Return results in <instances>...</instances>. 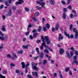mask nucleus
<instances>
[{
  "label": "nucleus",
  "mask_w": 78,
  "mask_h": 78,
  "mask_svg": "<svg viewBox=\"0 0 78 78\" xmlns=\"http://www.w3.org/2000/svg\"><path fill=\"white\" fill-rule=\"evenodd\" d=\"M8 35H6L5 36V41H7V40L8 39Z\"/></svg>",
  "instance_id": "obj_49"
},
{
  "label": "nucleus",
  "mask_w": 78,
  "mask_h": 78,
  "mask_svg": "<svg viewBox=\"0 0 78 78\" xmlns=\"http://www.w3.org/2000/svg\"><path fill=\"white\" fill-rule=\"evenodd\" d=\"M16 73H20V71L19 70V69H17L15 72Z\"/></svg>",
  "instance_id": "obj_41"
},
{
  "label": "nucleus",
  "mask_w": 78,
  "mask_h": 78,
  "mask_svg": "<svg viewBox=\"0 0 78 78\" xmlns=\"http://www.w3.org/2000/svg\"><path fill=\"white\" fill-rule=\"evenodd\" d=\"M66 12H64L63 14V18L64 19H66Z\"/></svg>",
  "instance_id": "obj_16"
},
{
  "label": "nucleus",
  "mask_w": 78,
  "mask_h": 78,
  "mask_svg": "<svg viewBox=\"0 0 78 78\" xmlns=\"http://www.w3.org/2000/svg\"><path fill=\"white\" fill-rule=\"evenodd\" d=\"M69 16V17H71V18H72L73 17V14L72 13Z\"/></svg>",
  "instance_id": "obj_48"
},
{
  "label": "nucleus",
  "mask_w": 78,
  "mask_h": 78,
  "mask_svg": "<svg viewBox=\"0 0 78 78\" xmlns=\"http://www.w3.org/2000/svg\"><path fill=\"white\" fill-rule=\"evenodd\" d=\"M32 75L33 76H35L36 77H38V74L37 72H32Z\"/></svg>",
  "instance_id": "obj_10"
},
{
  "label": "nucleus",
  "mask_w": 78,
  "mask_h": 78,
  "mask_svg": "<svg viewBox=\"0 0 78 78\" xmlns=\"http://www.w3.org/2000/svg\"><path fill=\"white\" fill-rule=\"evenodd\" d=\"M36 8H37V10H40V9H42V7H39V6H36Z\"/></svg>",
  "instance_id": "obj_29"
},
{
  "label": "nucleus",
  "mask_w": 78,
  "mask_h": 78,
  "mask_svg": "<svg viewBox=\"0 0 78 78\" xmlns=\"http://www.w3.org/2000/svg\"><path fill=\"white\" fill-rule=\"evenodd\" d=\"M43 30L44 31H47V28L45 27H43Z\"/></svg>",
  "instance_id": "obj_44"
},
{
  "label": "nucleus",
  "mask_w": 78,
  "mask_h": 78,
  "mask_svg": "<svg viewBox=\"0 0 78 78\" xmlns=\"http://www.w3.org/2000/svg\"><path fill=\"white\" fill-rule=\"evenodd\" d=\"M47 61L46 60H44L43 61V64L44 66L45 65H46V64H47Z\"/></svg>",
  "instance_id": "obj_25"
},
{
  "label": "nucleus",
  "mask_w": 78,
  "mask_h": 78,
  "mask_svg": "<svg viewBox=\"0 0 78 78\" xmlns=\"http://www.w3.org/2000/svg\"><path fill=\"white\" fill-rule=\"evenodd\" d=\"M44 47H46V48H48V46L46 45L45 42H43L41 45L40 46L41 50H43L44 49Z\"/></svg>",
  "instance_id": "obj_4"
},
{
  "label": "nucleus",
  "mask_w": 78,
  "mask_h": 78,
  "mask_svg": "<svg viewBox=\"0 0 78 78\" xmlns=\"http://www.w3.org/2000/svg\"><path fill=\"white\" fill-rule=\"evenodd\" d=\"M59 73V76H60V78H64L63 77V76L62 75V73H61L60 71H58Z\"/></svg>",
  "instance_id": "obj_28"
},
{
  "label": "nucleus",
  "mask_w": 78,
  "mask_h": 78,
  "mask_svg": "<svg viewBox=\"0 0 78 78\" xmlns=\"http://www.w3.org/2000/svg\"><path fill=\"white\" fill-rule=\"evenodd\" d=\"M70 54L71 55V56H73V51H71Z\"/></svg>",
  "instance_id": "obj_51"
},
{
  "label": "nucleus",
  "mask_w": 78,
  "mask_h": 78,
  "mask_svg": "<svg viewBox=\"0 0 78 78\" xmlns=\"http://www.w3.org/2000/svg\"><path fill=\"white\" fill-rule=\"evenodd\" d=\"M31 27H32L31 24H30V25H29V26L27 28V31H28L27 32H26L25 33V36H27L30 34V28H31Z\"/></svg>",
  "instance_id": "obj_2"
},
{
  "label": "nucleus",
  "mask_w": 78,
  "mask_h": 78,
  "mask_svg": "<svg viewBox=\"0 0 78 78\" xmlns=\"http://www.w3.org/2000/svg\"><path fill=\"white\" fill-rule=\"evenodd\" d=\"M44 51L45 53L46 54L48 53H49V52L48 51V49L44 50Z\"/></svg>",
  "instance_id": "obj_31"
},
{
  "label": "nucleus",
  "mask_w": 78,
  "mask_h": 78,
  "mask_svg": "<svg viewBox=\"0 0 78 78\" xmlns=\"http://www.w3.org/2000/svg\"><path fill=\"white\" fill-rule=\"evenodd\" d=\"M24 1L23 0H19L18 2H16L15 3L16 5H20L21 3H23Z\"/></svg>",
  "instance_id": "obj_7"
},
{
  "label": "nucleus",
  "mask_w": 78,
  "mask_h": 78,
  "mask_svg": "<svg viewBox=\"0 0 78 78\" xmlns=\"http://www.w3.org/2000/svg\"><path fill=\"white\" fill-rule=\"evenodd\" d=\"M49 2L50 4L51 5H55V1H53V0H50Z\"/></svg>",
  "instance_id": "obj_17"
},
{
  "label": "nucleus",
  "mask_w": 78,
  "mask_h": 78,
  "mask_svg": "<svg viewBox=\"0 0 78 78\" xmlns=\"http://www.w3.org/2000/svg\"><path fill=\"white\" fill-rule=\"evenodd\" d=\"M52 31L53 33H55V28H52Z\"/></svg>",
  "instance_id": "obj_53"
},
{
  "label": "nucleus",
  "mask_w": 78,
  "mask_h": 78,
  "mask_svg": "<svg viewBox=\"0 0 78 78\" xmlns=\"http://www.w3.org/2000/svg\"><path fill=\"white\" fill-rule=\"evenodd\" d=\"M12 14V11L10 9L9 11H8V12L7 13L6 16L7 17H9V16H11Z\"/></svg>",
  "instance_id": "obj_8"
},
{
  "label": "nucleus",
  "mask_w": 78,
  "mask_h": 78,
  "mask_svg": "<svg viewBox=\"0 0 78 78\" xmlns=\"http://www.w3.org/2000/svg\"><path fill=\"white\" fill-rule=\"evenodd\" d=\"M38 34H37V33H34L33 34V37L34 38H35V37H36L37 36V35Z\"/></svg>",
  "instance_id": "obj_23"
},
{
  "label": "nucleus",
  "mask_w": 78,
  "mask_h": 78,
  "mask_svg": "<svg viewBox=\"0 0 78 78\" xmlns=\"http://www.w3.org/2000/svg\"><path fill=\"white\" fill-rule=\"evenodd\" d=\"M27 76L28 78H33V77H32V76L30 74L27 75Z\"/></svg>",
  "instance_id": "obj_37"
},
{
  "label": "nucleus",
  "mask_w": 78,
  "mask_h": 78,
  "mask_svg": "<svg viewBox=\"0 0 78 78\" xmlns=\"http://www.w3.org/2000/svg\"><path fill=\"white\" fill-rule=\"evenodd\" d=\"M70 49L71 50H72V51H75V49H74V48L73 47L71 48Z\"/></svg>",
  "instance_id": "obj_57"
},
{
  "label": "nucleus",
  "mask_w": 78,
  "mask_h": 78,
  "mask_svg": "<svg viewBox=\"0 0 78 78\" xmlns=\"http://www.w3.org/2000/svg\"><path fill=\"white\" fill-rule=\"evenodd\" d=\"M70 69V68H69L67 67L65 70V71L66 72H67L68 71H69Z\"/></svg>",
  "instance_id": "obj_32"
},
{
  "label": "nucleus",
  "mask_w": 78,
  "mask_h": 78,
  "mask_svg": "<svg viewBox=\"0 0 78 78\" xmlns=\"http://www.w3.org/2000/svg\"><path fill=\"white\" fill-rule=\"evenodd\" d=\"M68 8L69 9H70V10H72V5H69L68 7Z\"/></svg>",
  "instance_id": "obj_50"
},
{
  "label": "nucleus",
  "mask_w": 78,
  "mask_h": 78,
  "mask_svg": "<svg viewBox=\"0 0 78 78\" xmlns=\"http://www.w3.org/2000/svg\"><path fill=\"white\" fill-rule=\"evenodd\" d=\"M74 63H75L76 65L77 66H78V62H76V61H75H75H74V62H72V64L73 65Z\"/></svg>",
  "instance_id": "obj_27"
},
{
  "label": "nucleus",
  "mask_w": 78,
  "mask_h": 78,
  "mask_svg": "<svg viewBox=\"0 0 78 78\" xmlns=\"http://www.w3.org/2000/svg\"><path fill=\"white\" fill-rule=\"evenodd\" d=\"M39 58V56H38L34 57V59L35 60H36L37 59V58Z\"/></svg>",
  "instance_id": "obj_47"
},
{
  "label": "nucleus",
  "mask_w": 78,
  "mask_h": 78,
  "mask_svg": "<svg viewBox=\"0 0 78 78\" xmlns=\"http://www.w3.org/2000/svg\"><path fill=\"white\" fill-rule=\"evenodd\" d=\"M0 39L2 40V41H4L5 40V38L3 37H2L0 36Z\"/></svg>",
  "instance_id": "obj_43"
},
{
  "label": "nucleus",
  "mask_w": 78,
  "mask_h": 78,
  "mask_svg": "<svg viewBox=\"0 0 78 78\" xmlns=\"http://www.w3.org/2000/svg\"><path fill=\"white\" fill-rule=\"evenodd\" d=\"M36 3L39 5H40L41 6H42V8H45V7H44V6L45 5V2H38V1H36Z\"/></svg>",
  "instance_id": "obj_5"
},
{
  "label": "nucleus",
  "mask_w": 78,
  "mask_h": 78,
  "mask_svg": "<svg viewBox=\"0 0 78 78\" xmlns=\"http://www.w3.org/2000/svg\"><path fill=\"white\" fill-rule=\"evenodd\" d=\"M13 55L15 58H17V56L14 53H13Z\"/></svg>",
  "instance_id": "obj_38"
},
{
  "label": "nucleus",
  "mask_w": 78,
  "mask_h": 78,
  "mask_svg": "<svg viewBox=\"0 0 78 78\" xmlns=\"http://www.w3.org/2000/svg\"><path fill=\"white\" fill-rule=\"evenodd\" d=\"M39 12H36L34 14L35 17H36V16H39Z\"/></svg>",
  "instance_id": "obj_24"
},
{
  "label": "nucleus",
  "mask_w": 78,
  "mask_h": 78,
  "mask_svg": "<svg viewBox=\"0 0 78 78\" xmlns=\"http://www.w3.org/2000/svg\"><path fill=\"white\" fill-rule=\"evenodd\" d=\"M63 39V37L62 36V34H59L58 35V41H60L61 40H62Z\"/></svg>",
  "instance_id": "obj_9"
},
{
  "label": "nucleus",
  "mask_w": 78,
  "mask_h": 78,
  "mask_svg": "<svg viewBox=\"0 0 78 78\" xmlns=\"http://www.w3.org/2000/svg\"><path fill=\"white\" fill-rule=\"evenodd\" d=\"M41 38L42 39V41H43V42H45V40L47 44H50L51 41H50V40L48 37L45 36L44 37H44L42 36L41 37Z\"/></svg>",
  "instance_id": "obj_1"
},
{
  "label": "nucleus",
  "mask_w": 78,
  "mask_h": 78,
  "mask_svg": "<svg viewBox=\"0 0 78 78\" xmlns=\"http://www.w3.org/2000/svg\"><path fill=\"white\" fill-rule=\"evenodd\" d=\"M0 35L2 37H3L4 36V35H3V34L2 33V32L1 31H0Z\"/></svg>",
  "instance_id": "obj_42"
},
{
  "label": "nucleus",
  "mask_w": 78,
  "mask_h": 78,
  "mask_svg": "<svg viewBox=\"0 0 78 78\" xmlns=\"http://www.w3.org/2000/svg\"><path fill=\"white\" fill-rule=\"evenodd\" d=\"M37 42L38 44V43H40L41 42V40H37Z\"/></svg>",
  "instance_id": "obj_63"
},
{
  "label": "nucleus",
  "mask_w": 78,
  "mask_h": 78,
  "mask_svg": "<svg viewBox=\"0 0 78 78\" xmlns=\"http://www.w3.org/2000/svg\"><path fill=\"white\" fill-rule=\"evenodd\" d=\"M46 27L47 28H50V24L48 23H47L46 25Z\"/></svg>",
  "instance_id": "obj_39"
},
{
  "label": "nucleus",
  "mask_w": 78,
  "mask_h": 78,
  "mask_svg": "<svg viewBox=\"0 0 78 78\" xmlns=\"http://www.w3.org/2000/svg\"><path fill=\"white\" fill-rule=\"evenodd\" d=\"M35 50L37 52L38 55H39L40 53V52L39 51V48H36Z\"/></svg>",
  "instance_id": "obj_21"
},
{
  "label": "nucleus",
  "mask_w": 78,
  "mask_h": 78,
  "mask_svg": "<svg viewBox=\"0 0 78 78\" xmlns=\"http://www.w3.org/2000/svg\"><path fill=\"white\" fill-rule=\"evenodd\" d=\"M38 28H39L37 29V30L38 31V32H41V26H39Z\"/></svg>",
  "instance_id": "obj_26"
},
{
  "label": "nucleus",
  "mask_w": 78,
  "mask_h": 78,
  "mask_svg": "<svg viewBox=\"0 0 78 78\" xmlns=\"http://www.w3.org/2000/svg\"><path fill=\"white\" fill-rule=\"evenodd\" d=\"M41 54L40 55V57L41 59H42L43 57H44V54L42 52H41Z\"/></svg>",
  "instance_id": "obj_22"
},
{
  "label": "nucleus",
  "mask_w": 78,
  "mask_h": 78,
  "mask_svg": "<svg viewBox=\"0 0 78 78\" xmlns=\"http://www.w3.org/2000/svg\"><path fill=\"white\" fill-rule=\"evenodd\" d=\"M21 64L22 65V68L23 69H24L25 68V67H26L27 66V65H25V62H22L21 63Z\"/></svg>",
  "instance_id": "obj_14"
},
{
  "label": "nucleus",
  "mask_w": 78,
  "mask_h": 78,
  "mask_svg": "<svg viewBox=\"0 0 78 78\" xmlns=\"http://www.w3.org/2000/svg\"><path fill=\"white\" fill-rule=\"evenodd\" d=\"M18 53H19V54H22L23 53V51L22 50L19 51H18Z\"/></svg>",
  "instance_id": "obj_34"
},
{
  "label": "nucleus",
  "mask_w": 78,
  "mask_h": 78,
  "mask_svg": "<svg viewBox=\"0 0 78 78\" xmlns=\"http://www.w3.org/2000/svg\"><path fill=\"white\" fill-rule=\"evenodd\" d=\"M59 24L58 23H57L56 25L55 26V30H58V28H59Z\"/></svg>",
  "instance_id": "obj_19"
},
{
  "label": "nucleus",
  "mask_w": 78,
  "mask_h": 78,
  "mask_svg": "<svg viewBox=\"0 0 78 78\" xmlns=\"http://www.w3.org/2000/svg\"><path fill=\"white\" fill-rule=\"evenodd\" d=\"M34 62H32V69L33 70H34L36 71H37L38 70V68H37V67L36 66H34Z\"/></svg>",
  "instance_id": "obj_6"
},
{
  "label": "nucleus",
  "mask_w": 78,
  "mask_h": 78,
  "mask_svg": "<svg viewBox=\"0 0 78 78\" xmlns=\"http://www.w3.org/2000/svg\"><path fill=\"white\" fill-rule=\"evenodd\" d=\"M66 54L67 55V56L69 58H71V56L70 55V54L69 53V51H66Z\"/></svg>",
  "instance_id": "obj_11"
},
{
  "label": "nucleus",
  "mask_w": 78,
  "mask_h": 78,
  "mask_svg": "<svg viewBox=\"0 0 78 78\" xmlns=\"http://www.w3.org/2000/svg\"><path fill=\"white\" fill-rule=\"evenodd\" d=\"M72 0H67V4L69 5L70 3V1H72Z\"/></svg>",
  "instance_id": "obj_46"
},
{
  "label": "nucleus",
  "mask_w": 78,
  "mask_h": 78,
  "mask_svg": "<svg viewBox=\"0 0 78 78\" xmlns=\"http://www.w3.org/2000/svg\"><path fill=\"white\" fill-rule=\"evenodd\" d=\"M10 66H12L13 67H14V66H15V65H14V64L12 63H11L10 64Z\"/></svg>",
  "instance_id": "obj_61"
},
{
  "label": "nucleus",
  "mask_w": 78,
  "mask_h": 78,
  "mask_svg": "<svg viewBox=\"0 0 78 78\" xmlns=\"http://www.w3.org/2000/svg\"><path fill=\"white\" fill-rule=\"evenodd\" d=\"M75 54L76 55H78V51H75Z\"/></svg>",
  "instance_id": "obj_55"
},
{
  "label": "nucleus",
  "mask_w": 78,
  "mask_h": 78,
  "mask_svg": "<svg viewBox=\"0 0 78 78\" xmlns=\"http://www.w3.org/2000/svg\"><path fill=\"white\" fill-rule=\"evenodd\" d=\"M4 4L6 6H9V4H8V2L6 1L4 2Z\"/></svg>",
  "instance_id": "obj_30"
},
{
  "label": "nucleus",
  "mask_w": 78,
  "mask_h": 78,
  "mask_svg": "<svg viewBox=\"0 0 78 78\" xmlns=\"http://www.w3.org/2000/svg\"><path fill=\"white\" fill-rule=\"evenodd\" d=\"M73 61H74V62H75V61L78 62V61L77 60V56H76V55H74L73 56Z\"/></svg>",
  "instance_id": "obj_15"
},
{
  "label": "nucleus",
  "mask_w": 78,
  "mask_h": 78,
  "mask_svg": "<svg viewBox=\"0 0 78 78\" xmlns=\"http://www.w3.org/2000/svg\"><path fill=\"white\" fill-rule=\"evenodd\" d=\"M42 22H43V24H44V22H45V18H42Z\"/></svg>",
  "instance_id": "obj_58"
},
{
  "label": "nucleus",
  "mask_w": 78,
  "mask_h": 78,
  "mask_svg": "<svg viewBox=\"0 0 78 78\" xmlns=\"http://www.w3.org/2000/svg\"><path fill=\"white\" fill-rule=\"evenodd\" d=\"M29 38L30 39H33L34 37H33V36L32 35H30L29 36Z\"/></svg>",
  "instance_id": "obj_52"
},
{
  "label": "nucleus",
  "mask_w": 78,
  "mask_h": 78,
  "mask_svg": "<svg viewBox=\"0 0 78 78\" xmlns=\"http://www.w3.org/2000/svg\"><path fill=\"white\" fill-rule=\"evenodd\" d=\"M59 53H60V55H62V53H64V50L63 49H60L59 51Z\"/></svg>",
  "instance_id": "obj_12"
},
{
  "label": "nucleus",
  "mask_w": 78,
  "mask_h": 78,
  "mask_svg": "<svg viewBox=\"0 0 78 78\" xmlns=\"http://www.w3.org/2000/svg\"><path fill=\"white\" fill-rule=\"evenodd\" d=\"M3 8V5H1L0 6V9H2Z\"/></svg>",
  "instance_id": "obj_62"
},
{
  "label": "nucleus",
  "mask_w": 78,
  "mask_h": 78,
  "mask_svg": "<svg viewBox=\"0 0 78 78\" xmlns=\"http://www.w3.org/2000/svg\"><path fill=\"white\" fill-rule=\"evenodd\" d=\"M33 20L35 22H36L37 21V20L36 19V17H34L33 18Z\"/></svg>",
  "instance_id": "obj_54"
},
{
  "label": "nucleus",
  "mask_w": 78,
  "mask_h": 78,
  "mask_svg": "<svg viewBox=\"0 0 78 78\" xmlns=\"http://www.w3.org/2000/svg\"><path fill=\"white\" fill-rule=\"evenodd\" d=\"M29 45V44H27L26 46H23V48L25 49H28V47Z\"/></svg>",
  "instance_id": "obj_20"
},
{
  "label": "nucleus",
  "mask_w": 78,
  "mask_h": 78,
  "mask_svg": "<svg viewBox=\"0 0 78 78\" xmlns=\"http://www.w3.org/2000/svg\"><path fill=\"white\" fill-rule=\"evenodd\" d=\"M0 78H5V76H2L1 74H0Z\"/></svg>",
  "instance_id": "obj_45"
},
{
  "label": "nucleus",
  "mask_w": 78,
  "mask_h": 78,
  "mask_svg": "<svg viewBox=\"0 0 78 78\" xmlns=\"http://www.w3.org/2000/svg\"><path fill=\"white\" fill-rule=\"evenodd\" d=\"M24 9H25V11H26V12H28V11H29V8L27 7L25 8Z\"/></svg>",
  "instance_id": "obj_33"
},
{
  "label": "nucleus",
  "mask_w": 78,
  "mask_h": 78,
  "mask_svg": "<svg viewBox=\"0 0 78 78\" xmlns=\"http://www.w3.org/2000/svg\"><path fill=\"white\" fill-rule=\"evenodd\" d=\"M64 33L65 35H66V36L67 37H68L69 39H70V35H69V34H67V32H66V30L64 31Z\"/></svg>",
  "instance_id": "obj_13"
},
{
  "label": "nucleus",
  "mask_w": 78,
  "mask_h": 78,
  "mask_svg": "<svg viewBox=\"0 0 78 78\" xmlns=\"http://www.w3.org/2000/svg\"><path fill=\"white\" fill-rule=\"evenodd\" d=\"M12 9H13V10H15V9H16V7L15 6H13L12 8Z\"/></svg>",
  "instance_id": "obj_64"
},
{
  "label": "nucleus",
  "mask_w": 78,
  "mask_h": 78,
  "mask_svg": "<svg viewBox=\"0 0 78 78\" xmlns=\"http://www.w3.org/2000/svg\"><path fill=\"white\" fill-rule=\"evenodd\" d=\"M6 56L7 58H11V56L9 54H7Z\"/></svg>",
  "instance_id": "obj_36"
},
{
  "label": "nucleus",
  "mask_w": 78,
  "mask_h": 78,
  "mask_svg": "<svg viewBox=\"0 0 78 78\" xmlns=\"http://www.w3.org/2000/svg\"><path fill=\"white\" fill-rule=\"evenodd\" d=\"M72 27H73V25L71 24L69 27V29L70 30H72Z\"/></svg>",
  "instance_id": "obj_59"
},
{
  "label": "nucleus",
  "mask_w": 78,
  "mask_h": 78,
  "mask_svg": "<svg viewBox=\"0 0 78 78\" xmlns=\"http://www.w3.org/2000/svg\"><path fill=\"white\" fill-rule=\"evenodd\" d=\"M73 31H74V32L75 33H76V34H75V39H77V38H78V31H77V30L75 28L73 29Z\"/></svg>",
  "instance_id": "obj_3"
},
{
  "label": "nucleus",
  "mask_w": 78,
  "mask_h": 78,
  "mask_svg": "<svg viewBox=\"0 0 78 78\" xmlns=\"http://www.w3.org/2000/svg\"><path fill=\"white\" fill-rule=\"evenodd\" d=\"M61 3L62 4V5H66V2L64 0L62 1Z\"/></svg>",
  "instance_id": "obj_35"
},
{
  "label": "nucleus",
  "mask_w": 78,
  "mask_h": 78,
  "mask_svg": "<svg viewBox=\"0 0 78 78\" xmlns=\"http://www.w3.org/2000/svg\"><path fill=\"white\" fill-rule=\"evenodd\" d=\"M63 11H65L64 12H66V11H67V9L66 8H64L63 9Z\"/></svg>",
  "instance_id": "obj_60"
},
{
  "label": "nucleus",
  "mask_w": 78,
  "mask_h": 78,
  "mask_svg": "<svg viewBox=\"0 0 78 78\" xmlns=\"http://www.w3.org/2000/svg\"><path fill=\"white\" fill-rule=\"evenodd\" d=\"M51 64H54L55 63V61L53 60H51Z\"/></svg>",
  "instance_id": "obj_56"
},
{
  "label": "nucleus",
  "mask_w": 78,
  "mask_h": 78,
  "mask_svg": "<svg viewBox=\"0 0 78 78\" xmlns=\"http://www.w3.org/2000/svg\"><path fill=\"white\" fill-rule=\"evenodd\" d=\"M26 67L25 69V73H27V72H28V69H27V68H28V67L27 66Z\"/></svg>",
  "instance_id": "obj_40"
},
{
  "label": "nucleus",
  "mask_w": 78,
  "mask_h": 78,
  "mask_svg": "<svg viewBox=\"0 0 78 78\" xmlns=\"http://www.w3.org/2000/svg\"><path fill=\"white\" fill-rule=\"evenodd\" d=\"M5 27L6 26H2L1 30L3 31H6V28H5Z\"/></svg>",
  "instance_id": "obj_18"
}]
</instances>
